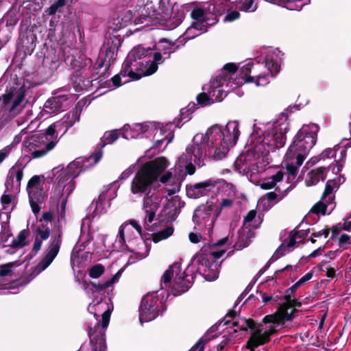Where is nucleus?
Wrapping results in <instances>:
<instances>
[{"label": "nucleus", "mask_w": 351, "mask_h": 351, "mask_svg": "<svg viewBox=\"0 0 351 351\" xmlns=\"http://www.w3.org/2000/svg\"><path fill=\"white\" fill-rule=\"evenodd\" d=\"M221 181L208 180L186 186V195L191 198H199L204 195H210L214 201V195L219 189Z\"/></svg>", "instance_id": "nucleus-22"}, {"label": "nucleus", "mask_w": 351, "mask_h": 351, "mask_svg": "<svg viewBox=\"0 0 351 351\" xmlns=\"http://www.w3.org/2000/svg\"><path fill=\"white\" fill-rule=\"evenodd\" d=\"M61 235V232L59 230L51 234L47 250L33 270L32 275L34 276L45 270L57 256L62 243Z\"/></svg>", "instance_id": "nucleus-18"}, {"label": "nucleus", "mask_w": 351, "mask_h": 351, "mask_svg": "<svg viewBox=\"0 0 351 351\" xmlns=\"http://www.w3.org/2000/svg\"><path fill=\"white\" fill-rule=\"evenodd\" d=\"M13 263H10L0 267V276H6L12 273V267Z\"/></svg>", "instance_id": "nucleus-53"}, {"label": "nucleus", "mask_w": 351, "mask_h": 351, "mask_svg": "<svg viewBox=\"0 0 351 351\" xmlns=\"http://www.w3.org/2000/svg\"><path fill=\"white\" fill-rule=\"evenodd\" d=\"M12 237V234L8 228H4L0 232V243L3 245H10L9 239Z\"/></svg>", "instance_id": "nucleus-49"}, {"label": "nucleus", "mask_w": 351, "mask_h": 351, "mask_svg": "<svg viewBox=\"0 0 351 351\" xmlns=\"http://www.w3.org/2000/svg\"><path fill=\"white\" fill-rule=\"evenodd\" d=\"M219 214L220 210L214 204V201H207L205 204L199 206L194 211L193 219L195 228L210 234Z\"/></svg>", "instance_id": "nucleus-14"}, {"label": "nucleus", "mask_w": 351, "mask_h": 351, "mask_svg": "<svg viewBox=\"0 0 351 351\" xmlns=\"http://www.w3.org/2000/svg\"><path fill=\"white\" fill-rule=\"evenodd\" d=\"M53 220V215L51 212L43 213L42 218L33 229L34 241L32 250L36 254L42 247L43 241H46L50 237L51 226L49 223Z\"/></svg>", "instance_id": "nucleus-20"}, {"label": "nucleus", "mask_w": 351, "mask_h": 351, "mask_svg": "<svg viewBox=\"0 0 351 351\" xmlns=\"http://www.w3.org/2000/svg\"><path fill=\"white\" fill-rule=\"evenodd\" d=\"M289 129L285 116L277 121L254 124L247 145L248 150L234 161V168L245 175L251 182H256L258 175L269 164V153L284 146Z\"/></svg>", "instance_id": "nucleus-3"}, {"label": "nucleus", "mask_w": 351, "mask_h": 351, "mask_svg": "<svg viewBox=\"0 0 351 351\" xmlns=\"http://www.w3.org/2000/svg\"><path fill=\"white\" fill-rule=\"evenodd\" d=\"M228 240V237H224L217 243L204 245L193 258L191 266L195 267L197 272L203 276L205 280L213 281L218 278L219 265L216 260L225 253V250L219 247L226 244Z\"/></svg>", "instance_id": "nucleus-9"}, {"label": "nucleus", "mask_w": 351, "mask_h": 351, "mask_svg": "<svg viewBox=\"0 0 351 351\" xmlns=\"http://www.w3.org/2000/svg\"><path fill=\"white\" fill-rule=\"evenodd\" d=\"M58 130H60V123L56 122L47 128L45 134H40V136L42 137L46 138L47 139V141L56 140L57 144L58 142L57 132Z\"/></svg>", "instance_id": "nucleus-39"}, {"label": "nucleus", "mask_w": 351, "mask_h": 351, "mask_svg": "<svg viewBox=\"0 0 351 351\" xmlns=\"http://www.w3.org/2000/svg\"><path fill=\"white\" fill-rule=\"evenodd\" d=\"M173 233V228L171 226H167L162 230L153 233L152 239L154 243H158L162 240L166 239Z\"/></svg>", "instance_id": "nucleus-40"}, {"label": "nucleus", "mask_w": 351, "mask_h": 351, "mask_svg": "<svg viewBox=\"0 0 351 351\" xmlns=\"http://www.w3.org/2000/svg\"><path fill=\"white\" fill-rule=\"evenodd\" d=\"M80 116L78 110H74L70 111L60 121H58V123H60V128H63L64 133H65L69 128L72 127L75 123L80 119Z\"/></svg>", "instance_id": "nucleus-35"}, {"label": "nucleus", "mask_w": 351, "mask_h": 351, "mask_svg": "<svg viewBox=\"0 0 351 351\" xmlns=\"http://www.w3.org/2000/svg\"><path fill=\"white\" fill-rule=\"evenodd\" d=\"M220 189H218L215 196L216 201L214 200V204L218 207L220 210L229 208L236 199V191L234 186L225 181H221L219 184Z\"/></svg>", "instance_id": "nucleus-23"}, {"label": "nucleus", "mask_w": 351, "mask_h": 351, "mask_svg": "<svg viewBox=\"0 0 351 351\" xmlns=\"http://www.w3.org/2000/svg\"><path fill=\"white\" fill-rule=\"evenodd\" d=\"M141 234V227L136 221L130 220L128 223H124L119 227L113 246L117 250H123L127 244H130V241L134 242L140 238Z\"/></svg>", "instance_id": "nucleus-17"}, {"label": "nucleus", "mask_w": 351, "mask_h": 351, "mask_svg": "<svg viewBox=\"0 0 351 351\" xmlns=\"http://www.w3.org/2000/svg\"><path fill=\"white\" fill-rule=\"evenodd\" d=\"M27 191L32 211L36 214L40 211L38 203L41 201L43 195V183L40 177L34 176L29 180Z\"/></svg>", "instance_id": "nucleus-24"}, {"label": "nucleus", "mask_w": 351, "mask_h": 351, "mask_svg": "<svg viewBox=\"0 0 351 351\" xmlns=\"http://www.w3.org/2000/svg\"><path fill=\"white\" fill-rule=\"evenodd\" d=\"M282 53L278 49L269 48L267 50L264 62L252 60L245 61L239 68V75L234 64L229 63L223 66L221 75L212 80L207 93L197 96V101L201 106H207L216 101H221L226 97L227 93L237 88L245 83L253 82L257 86H265L280 69Z\"/></svg>", "instance_id": "nucleus-2"}, {"label": "nucleus", "mask_w": 351, "mask_h": 351, "mask_svg": "<svg viewBox=\"0 0 351 351\" xmlns=\"http://www.w3.org/2000/svg\"><path fill=\"white\" fill-rule=\"evenodd\" d=\"M189 240L193 243H199L202 239V237L197 233L191 232L189 235Z\"/></svg>", "instance_id": "nucleus-60"}, {"label": "nucleus", "mask_w": 351, "mask_h": 351, "mask_svg": "<svg viewBox=\"0 0 351 351\" xmlns=\"http://www.w3.org/2000/svg\"><path fill=\"white\" fill-rule=\"evenodd\" d=\"M326 171L327 169L326 168L319 167L308 172L305 178L306 186H313L317 184L320 180H324L326 178Z\"/></svg>", "instance_id": "nucleus-33"}, {"label": "nucleus", "mask_w": 351, "mask_h": 351, "mask_svg": "<svg viewBox=\"0 0 351 351\" xmlns=\"http://www.w3.org/2000/svg\"><path fill=\"white\" fill-rule=\"evenodd\" d=\"M339 184L335 180H329L327 181L325 190L322 195L323 199H326L328 201V202L331 203L333 202L334 195L333 192L335 191L339 188Z\"/></svg>", "instance_id": "nucleus-36"}, {"label": "nucleus", "mask_w": 351, "mask_h": 351, "mask_svg": "<svg viewBox=\"0 0 351 351\" xmlns=\"http://www.w3.org/2000/svg\"><path fill=\"white\" fill-rule=\"evenodd\" d=\"M193 279V274H187L186 269H182L180 263H175L162 276V287L173 295H179L189 290Z\"/></svg>", "instance_id": "nucleus-10"}, {"label": "nucleus", "mask_w": 351, "mask_h": 351, "mask_svg": "<svg viewBox=\"0 0 351 351\" xmlns=\"http://www.w3.org/2000/svg\"><path fill=\"white\" fill-rule=\"evenodd\" d=\"M185 16V10L184 8L173 7L172 16L170 21L173 27L178 26L183 21Z\"/></svg>", "instance_id": "nucleus-38"}, {"label": "nucleus", "mask_w": 351, "mask_h": 351, "mask_svg": "<svg viewBox=\"0 0 351 351\" xmlns=\"http://www.w3.org/2000/svg\"><path fill=\"white\" fill-rule=\"evenodd\" d=\"M152 49L141 45L134 47L123 63L121 75L131 80L154 74L158 66L152 58Z\"/></svg>", "instance_id": "nucleus-8"}, {"label": "nucleus", "mask_w": 351, "mask_h": 351, "mask_svg": "<svg viewBox=\"0 0 351 351\" xmlns=\"http://www.w3.org/2000/svg\"><path fill=\"white\" fill-rule=\"evenodd\" d=\"M323 249L322 247H318L317 250H314L310 255V257L314 258L318 256L321 254V252L323 251Z\"/></svg>", "instance_id": "nucleus-62"}, {"label": "nucleus", "mask_w": 351, "mask_h": 351, "mask_svg": "<svg viewBox=\"0 0 351 351\" xmlns=\"http://www.w3.org/2000/svg\"><path fill=\"white\" fill-rule=\"evenodd\" d=\"M237 8L244 12H252L256 10L257 4L254 0H237Z\"/></svg>", "instance_id": "nucleus-41"}, {"label": "nucleus", "mask_w": 351, "mask_h": 351, "mask_svg": "<svg viewBox=\"0 0 351 351\" xmlns=\"http://www.w3.org/2000/svg\"><path fill=\"white\" fill-rule=\"evenodd\" d=\"M261 220L259 216L256 215V211L251 210L244 217L243 224L239 230V241L240 245L245 247L248 245L249 240L254 236V229L260 226Z\"/></svg>", "instance_id": "nucleus-21"}, {"label": "nucleus", "mask_w": 351, "mask_h": 351, "mask_svg": "<svg viewBox=\"0 0 351 351\" xmlns=\"http://www.w3.org/2000/svg\"><path fill=\"white\" fill-rule=\"evenodd\" d=\"M28 232L26 230H21L16 239H13L9 244L12 247H21L27 245V237Z\"/></svg>", "instance_id": "nucleus-42"}, {"label": "nucleus", "mask_w": 351, "mask_h": 351, "mask_svg": "<svg viewBox=\"0 0 351 351\" xmlns=\"http://www.w3.org/2000/svg\"><path fill=\"white\" fill-rule=\"evenodd\" d=\"M272 297L271 296H269V295H263V302L264 303H267L269 301H270L271 300Z\"/></svg>", "instance_id": "nucleus-63"}, {"label": "nucleus", "mask_w": 351, "mask_h": 351, "mask_svg": "<svg viewBox=\"0 0 351 351\" xmlns=\"http://www.w3.org/2000/svg\"><path fill=\"white\" fill-rule=\"evenodd\" d=\"M150 240H143L141 237L137 238L134 242L130 241V244H127L125 248L119 250V251H122L127 256L128 264H132L148 256L150 250Z\"/></svg>", "instance_id": "nucleus-19"}, {"label": "nucleus", "mask_w": 351, "mask_h": 351, "mask_svg": "<svg viewBox=\"0 0 351 351\" xmlns=\"http://www.w3.org/2000/svg\"><path fill=\"white\" fill-rule=\"evenodd\" d=\"M326 263L322 261L318 266L317 268L320 271H326V276L329 278H333L335 276L336 269L333 267H326Z\"/></svg>", "instance_id": "nucleus-48"}, {"label": "nucleus", "mask_w": 351, "mask_h": 351, "mask_svg": "<svg viewBox=\"0 0 351 351\" xmlns=\"http://www.w3.org/2000/svg\"><path fill=\"white\" fill-rule=\"evenodd\" d=\"M66 0H56L46 11L48 14L53 15L56 12L65 5Z\"/></svg>", "instance_id": "nucleus-47"}, {"label": "nucleus", "mask_w": 351, "mask_h": 351, "mask_svg": "<svg viewBox=\"0 0 351 351\" xmlns=\"http://www.w3.org/2000/svg\"><path fill=\"white\" fill-rule=\"evenodd\" d=\"M192 110H193V106H191V104H189L188 106V109L187 110L182 109L181 110V113H180V117H181L180 119H181V120L184 121V122L188 121L190 119V118L189 117V114H187V112L189 111H192Z\"/></svg>", "instance_id": "nucleus-57"}, {"label": "nucleus", "mask_w": 351, "mask_h": 351, "mask_svg": "<svg viewBox=\"0 0 351 351\" xmlns=\"http://www.w3.org/2000/svg\"><path fill=\"white\" fill-rule=\"evenodd\" d=\"M240 136L239 123L229 121L225 127L213 125L205 133H197L185 152L175 165L176 173L167 171L160 176V182L165 185L164 190L171 196L179 191L181 182L187 174L195 172V165L202 167L207 157L220 160L225 157L230 149L235 145Z\"/></svg>", "instance_id": "nucleus-1"}, {"label": "nucleus", "mask_w": 351, "mask_h": 351, "mask_svg": "<svg viewBox=\"0 0 351 351\" xmlns=\"http://www.w3.org/2000/svg\"><path fill=\"white\" fill-rule=\"evenodd\" d=\"M104 267L101 264L93 266L89 270V276L92 278H99L104 272Z\"/></svg>", "instance_id": "nucleus-46"}, {"label": "nucleus", "mask_w": 351, "mask_h": 351, "mask_svg": "<svg viewBox=\"0 0 351 351\" xmlns=\"http://www.w3.org/2000/svg\"><path fill=\"white\" fill-rule=\"evenodd\" d=\"M102 157V152L101 151H99L95 154H93V155H91L90 156V158L88 159H87V160L89 162H93L94 164H96L97 163L101 158Z\"/></svg>", "instance_id": "nucleus-59"}, {"label": "nucleus", "mask_w": 351, "mask_h": 351, "mask_svg": "<svg viewBox=\"0 0 351 351\" xmlns=\"http://www.w3.org/2000/svg\"><path fill=\"white\" fill-rule=\"evenodd\" d=\"M351 243V237L347 234H342L339 238V244L343 246V249H347V246Z\"/></svg>", "instance_id": "nucleus-50"}, {"label": "nucleus", "mask_w": 351, "mask_h": 351, "mask_svg": "<svg viewBox=\"0 0 351 351\" xmlns=\"http://www.w3.org/2000/svg\"><path fill=\"white\" fill-rule=\"evenodd\" d=\"M88 163L86 158H77L70 162L66 169L59 165L53 168L49 175L56 182L51 193L50 206L56 208L59 219L64 217L68 197L75 187L73 178L88 167Z\"/></svg>", "instance_id": "nucleus-6"}, {"label": "nucleus", "mask_w": 351, "mask_h": 351, "mask_svg": "<svg viewBox=\"0 0 351 351\" xmlns=\"http://www.w3.org/2000/svg\"><path fill=\"white\" fill-rule=\"evenodd\" d=\"M121 75L124 78V77L121 75V73H120V75H114L112 78V83L115 86H119L123 84H125L127 83L128 82H129V80H125L123 81L121 80ZM127 76H125V77H126Z\"/></svg>", "instance_id": "nucleus-55"}, {"label": "nucleus", "mask_w": 351, "mask_h": 351, "mask_svg": "<svg viewBox=\"0 0 351 351\" xmlns=\"http://www.w3.org/2000/svg\"><path fill=\"white\" fill-rule=\"evenodd\" d=\"M329 231H330L329 229H323V230H321L317 232H315L312 233L311 238V242L315 243V238H319L322 236H324V238H327L328 236V234H329Z\"/></svg>", "instance_id": "nucleus-51"}, {"label": "nucleus", "mask_w": 351, "mask_h": 351, "mask_svg": "<svg viewBox=\"0 0 351 351\" xmlns=\"http://www.w3.org/2000/svg\"><path fill=\"white\" fill-rule=\"evenodd\" d=\"M152 127V123L150 122L136 123L132 125L126 124L121 129V136L125 139L141 137L149 138L148 134Z\"/></svg>", "instance_id": "nucleus-26"}, {"label": "nucleus", "mask_w": 351, "mask_h": 351, "mask_svg": "<svg viewBox=\"0 0 351 351\" xmlns=\"http://www.w3.org/2000/svg\"><path fill=\"white\" fill-rule=\"evenodd\" d=\"M307 236L306 232L301 230H293L291 232L287 239L285 240L282 245L278 248L275 254L271 257L272 260H276L284 255L286 251H290L291 249L302 241Z\"/></svg>", "instance_id": "nucleus-27"}, {"label": "nucleus", "mask_w": 351, "mask_h": 351, "mask_svg": "<svg viewBox=\"0 0 351 351\" xmlns=\"http://www.w3.org/2000/svg\"><path fill=\"white\" fill-rule=\"evenodd\" d=\"M240 16V13L238 11H230L228 12L226 16H225L223 21L228 22H232L234 20L239 19Z\"/></svg>", "instance_id": "nucleus-54"}, {"label": "nucleus", "mask_w": 351, "mask_h": 351, "mask_svg": "<svg viewBox=\"0 0 351 351\" xmlns=\"http://www.w3.org/2000/svg\"><path fill=\"white\" fill-rule=\"evenodd\" d=\"M23 176V171L19 167H13L10 169L5 182L6 190L1 198L3 208L0 210V217L3 214L8 217L12 210L14 206V195L19 191Z\"/></svg>", "instance_id": "nucleus-13"}, {"label": "nucleus", "mask_w": 351, "mask_h": 351, "mask_svg": "<svg viewBox=\"0 0 351 351\" xmlns=\"http://www.w3.org/2000/svg\"><path fill=\"white\" fill-rule=\"evenodd\" d=\"M23 99L24 95L22 93H19L16 95L9 93L3 96V102L5 105L12 102V105L9 109L10 117H16L21 112L24 107L23 104Z\"/></svg>", "instance_id": "nucleus-31"}, {"label": "nucleus", "mask_w": 351, "mask_h": 351, "mask_svg": "<svg viewBox=\"0 0 351 351\" xmlns=\"http://www.w3.org/2000/svg\"><path fill=\"white\" fill-rule=\"evenodd\" d=\"M152 126L148 135L149 137L153 136L154 146L156 148H160L165 142H166L167 146L172 141L173 135L171 131L166 128L156 127L152 123Z\"/></svg>", "instance_id": "nucleus-28"}, {"label": "nucleus", "mask_w": 351, "mask_h": 351, "mask_svg": "<svg viewBox=\"0 0 351 351\" xmlns=\"http://www.w3.org/2000/svg\"><path fill=\"white\" fill-rule=\"evenodd\" d=\"M40 134L29 136L23 143V151L26 156L34 158L43 156L56 145V140L47 141Z\"/></svg>", "instance_id": "nucleus-16"}, {"label": "nucleus", "mask_w": 351, "mask_h": 351, "mask_svg": "<svg viewBox=\"0 0 351 351\" xmlns=\"http://www.w3.org/2000/svg\"><path fill=\"white\" fill-rule=\"evenodd\" d=\"M267 195L269 199H274L276 197V194L274 193H268Z\"/></svg>", "instance_id": "nucleus-64"}, {"label": "nucleus", "mask_w": 351, "mask_h": 351, "mask_svg": "<svg viewBox=\"0 0 351 351\" xmlns=\"http://www.w3.org/2000/svg\"><path fill=\"white\" fill-rule=\"evenodd\" d=\"M12 147L10 146H6L3 149L0 150V163L9 155L11 152Z\"/></svg>", "instance_id": "nucleus-58"}, {"label": "nucleus", "mask_w": 351, "mask_h": 351, "mask_svg": "<svg viewBox=\"0 0 351 351\" xmlns=\"http://www.w3.org/2000/svg\"><path fill=\"white\" fill-rule=\"evenodd\" d=\"M206 343V339L201 338L195 345L190 350V351H203Z\"/></svg>", "instance_id": "nucleus-56"}, {"label": "nucleus", "mask_w": 351, "mask_h": 351, "mask_svg": "<svg viewBox=\"0 0 351 351\" xmlns=\"http://www.w3.org/2000/svg\"><path fill=\"white\" fill-rule=\"evenodd\" d=\"M105 57L103 62L106 64H110L116 58L117 49L115 46H110L104 49Z\"/></svg>", "instance_id": "nucleus-44"}, {"label": "nucleus", "mask_w": 351, "mask_h": 351, "mask_svg": "<svg viewBox=\"0 0 351 351\" xmlns=\"http://www.w3.org/2000/svg\"><path fill=\"white\" fill-rule=\"evenodd\" d=\"M267 1L278 5H285L292 10H300L304 5L310 3L311 0H266Z\"/></svg>", "instance_id": "nucleus-34"}, {"label": "nucleus", "mask_w": 351, "mask_h": 351, "mask_svg": "<svg viewBox=\"0 0 351 351\" xmlns=\"http://www.w3.org/2000/svg\"><path fill=\"white\" fill-rule=\"evenodd\" d=\"M263 323L272 324V325L266 326L262 324L256 326L254 322L252 319H241L239 321H234L233 326L237 327L239 330H247L248 328L251 330V335L249 337L246 348L250 351L254 350L269 340L270 336L275 332L276 326L279 324L274 322Z\"/></svg>", "instance_id": "nucleus-11"}, {"label": "nucleus", "mask_w": 351, "mask_h": 351, "mask_svg": "<svg viewBox=\"0 0 351 351\" xmlns=\"http://www.w3.org/2000/svg\"><path fill=\"white\" fill-rule=\"evenodd\" d=\"M163 311L164 304L158 292L147 293L143 298L139 306V322L143 324L152 321Z\"/></svg>", "instance_id": "nucleus-15"}, {"label": "nucleus", "mask_w": 351, "mask_h": 351, "mask_svg": "<svg viewBox=\"0 0 351 351\" xmlns=\"http://www.w3.org/2000/svg\"><path fill=\"white\" fill-rule=\"evenodd\" d=\"M169 162L165 157H159L141 165L138 167L132 183L133 194H144L143 210L145 213V223H151L156 216L162 195L157 188L158 179L169 167Z\"/></svg>", "instance_id": "nucleus-4"}, {"label": "nucleus", "mask_w": 351, "mask_h": 351, "mask_svg": "<svg viewBox=\"0 0 351 351\" xmlns=\"http://www.w3.org/2000/svg\"><path fill=\"white\" fill-rule=\"evenodd\" d=\"M319 128L315 123L304 125L285 156L284 163L289 173L288 179H294L309 151L315 145Z\"/></svg>", "instance_id": "nucleus-7"}, {"label": "nucleus", "mask_w": 351, "mask_h": 351, "mask_svg": "<svg viewBox=\"0 0 351 351\" xmlns=\"http://www.w3.org/2000/svg\"><path fill=\"white\" fill-rule=\"evenodd\" d=\"M121 272L120 269L112 278L104 282H91L92 288H87V293L89 294L91 291L94 298L88 306V311L93 315L95 319L88 324V335L93 351H105L106 349L105 330L108 326L112 311V306L101 300L100 291L118 282Z\"/></svg>", "instance_id": "nucleus-5"}, {"label": "nucleus", "mask_w": 351, "mask_h": 351, "mask_svg": "<svg viewBox=\"0 0 351 351\" xmlns=\"http://www.w3.org/2000/svg\"><path fill=\"white\" fill-rule=\"evenodd\" d=\"M333 208V202L331 203L328 202L326 199H323V197H322V200L317 203L312 208L311 211L315 214H322L324 215L326 213H330V211Z\"/></svg>", "instance_id": "nucleus-37"}, {"label": "nucleus", "mask_w": 351, "mask_h": 351, "mask_svg": "<svg viewBox=\"0 0 351 351\" xmlns=\"http://www.w3.org/2000/svg\"><path fill=\"white\" fill-rule=\"evenodd\" d=\"M313 276V272L309 271L303 276L298 281L293 284L286 291V303L281 304L278 311L271 315H267L264 317V321L267 322H274L278 324H282L286 321H289L293 318L295 311L293 308L295 305H300L295 300L292 299L291 294L294 293L300 287L310 280Z\"/></svg>", "instance_id": "nucleus-12"}, {"label": "nucleus", "mask_w": 351, "mask_h": 351, "mask_svg": "<svg viewBox=\"0 0 351 351\" xmlns=\"http://www.w3.org/2000/svg\"><path fill=\"white\" fill-rule=\"evenodd\" d=\"M182 40H178L175 42H170L167 39L160 40L156 45V51H152V58L158 66L163 62L165 58H169L171 53H173L179 47Z\"/></svg>", "instance_id": "nucleus-25"}, {"label": "nucleus", "mask_w": 351, "mask_h": 351, "mask_svg": "<svg viewBox=\"0 0 351 351\" xmlns=\"http://www.w3.org/2000/svg\"><path fill=\"white\" fill-rule=\"evenodd\" d=\"M336 150L330 148L325 149L319 156V160H325L326 158H330L335 156Z\"/></svg>", "instance_id": "nucleus-52"}, {"label": "nucleus", "mask_w": 351, "mask_h": 351, "mask_svg": "<svg viewBox=\"0 0 351 351\" xmlns=\"http://www.w3.org/2000/svg\"><path fill=\"white\" fill-rule=\"evenodd\" d=\"M282 178L283 173L281 171H278L275 175L265 178L263 180H256V182L263 189L268 190L275 188L276 190L281 191L284 190L280 187L282 184Z\"/></svg>", "instance_id": "nucleus-32"}, {"label": "nucleus", "mask_w": 351, "mask_h": 351, "mask_svg": "<svg viewBox=\"0 0 351 351\" xmlns=\"http://www.w3.org/2000/svg\"><path fill=\"white\" fill-rule=\"evenodd\" d=\"M121 135V130L107 131L102 137L103 146L113 143Z\"/></svg>", "instance_id": "nucleus-43"}, {"label": "nucleus", "mask_w": 351, "mask_h": 351, "mask_svg": "<svg viewBox=\"0 0 351 351\" xmlns=\"http://www.w3.org/2000/svg\"><path fill=\"white\" fill-rule=\"evenodd\" d=\"M341 230L351 232V221L346 219L343 223H339L333 226L331 228L332 237H335V234L339 233Z\"/></svg>", "instance_id": "nucleus-45"}, {"label": "nucleus", "mask_w": 351, "mask_h": 351, "mask_svg": "<svg viewBox=\"0 0 351 351\" xmlns=\"http://www.w3.org/2000/svg\"><path fill=\"white\" fill-rule=\"evenodd\" d=\"M132 169L129 167L121 174L120 178L121 180H125L132 174Z\"/></svg>", "instance_id": "nucleus-61"}, {"label": "nucleus", "mask_w": 351, "mask_h": 351, "mask_svg": "<svg viewBox=\"0 0 351 351\" xmlns=\"http://www.w3.org/2000/svg\"><path fill=\"white\" fill-rule=\"evenodd\" d=\"M67 97L60 95L49 99L45 104L43 110L49 115L57 114L66 107Z\"/></svg>", "instance_id": "nucleus-30"}, {"label": "nucleus", "mask_w": 351, "mask_h": 351, "mask_svg": "<svg viewBox=\"0 0 351 351\" xmlns=\"http://www.w3.org/2000/svg\"><path fill=\"white\" fill-rule=\"evenodd\" d=\"M117 196V189L113 185L108 186L104 189L99 196L98 201L95 205V215H101L106 211L104 209L103 206L109 207L110 201L114 199Z\"/></svg>", "instance_id": "nucleus-29"}]
</instances>
